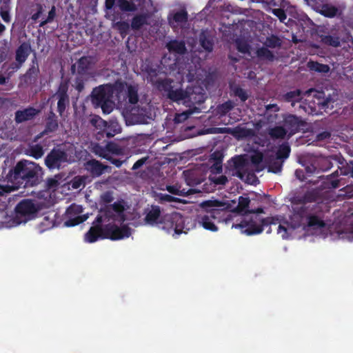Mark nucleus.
I'll return each instance as SVG.
<instances>
[{"label":"nucleus","instance_id":"10","mask_svg":"<svg viewBox=\"0 0 353 353\" xmlns=\"http://www.w3.org/2000/svg\"><path fill=\"white\" fill-rule=\"evenodd\" d=\"M103 238L117 241L128 238L131 235V228L127 225L121 227L115 224L108 223L103 225Z\"/></svg>","mask_w":353,"mask_h":353},{"label":"nucleus","instance_id":"24","mask_svg":"<svg viewBox=\"0 0 353 353\" xmlns=\"http://www.w3.org/2000/svg\"><path fill=\"white\" fill-rule=\"evenodd\" d=\"M166 48L170 52L179 55H183L187 52L185 42L176 39L171 40L167 43Z\"/></svg>","mask_w":353,"mask_h":353},{"label":"nucleus","instance_id":"6","mask_svg":"<svg viewBox=\"0 0 353 353\" xmlns=\"http://www.w3.org/2000/svg\"><path fill=\"white\" fill-rule=\"evenodd\" d=\"M112 97V86L101 85L93 89L91 93V101L96 108H101L104 114H110L113 110Z\"/></svg>","mask_w":353,"mask_h":353},{"label":"nucleus","instance_id":"39","mask_svg":"<svg viewBox=\"0 0 353 353\" xmlns=\"http://www.w3.org/2000/svg\"><path fill=\"white\" fill-rule=\"evenodd\" d=\"M121 128L117 123H112L110 125L107 123L106 127L104 128L101 135L104 137L111 138L115 134L120 132Z\"/></svg>","mask_w":353,"mask_h":353},{"label":"nucleus","instance_id":"57","mask_svg":"<svg viewBox=\"0 0 353 353\" xmlns=\"http://www.w3.org/2000/svg\"><path fill=\"white\" fill-rule=\"evenodd\" d=\"M233 134L236 137H245L250 134V130L246 128L237 126L234 128Z\"/></svg>","mask_w":353,"mask_h":353},{"label":"nucleus","instance_id":"23","mask_svg":"<svg viewBox=\"0 0 353 353\" xmlns=\"http://www.w3.org/2000/svg\"><path fill=\"white\" fill-rule=\"evenodd\" d=\"M39 73V65L37 63L36 55L32 60V64L24 74V81L26 83H33L36 81Z\"/></svg>","mask_w":353,"mask_h":353},{"label":"nucleus","instance_id":"12","mask_svg":"<svg viewBox=\"0 0 353 353\" xmlns=\"http://www.w3.org/2000/svg\"><path fill=\"white\" fill-rule=\"evenodd\" d=\"M205 93L199 86L188 87L186 94V106L191 107L196 104H201L205 100Z\"/></svg>","mask_w":353,"mask_h":353},{"label":"nucleus","instance_id":"49","mask_svg":"<svg viewBox=\"0 0 353 353\" xmlns=\"http://www.w3.org/2000/svg\"><path fill=\"white\" fill-rule=\"evenodd\" d=\"M286 134V130L282 126H276L269 130V135L272 139H283Z\"/></svg>","mask_w":353,"mask_h":353},{"label":"nucleus","instance_id":"59","mask_svg":"<svg viewBox=\"0 0 353 353\" xmlns=\"http://www.w3.org/2000/svg\"><path fill=\"white\" fill-rule=\"evenodd\" d=\"M305 171L309 174L319 173L318 166L316 165V161L314 158L312 159L309 162V164L305 166Z\"/></svg>","mask_w":353,"mask_h":353},{"label":"nucleus","instance_id":"64","mask_svg":"<svg viewBox=\"0 0 353 353\" xmlns=\"http://www.w3.org/2000/svg\"><path fill=\"white\" fill-rule=\"evenodd\" d=\"M210 180L215 185H225L226 183L228 181L227 176L225 175L214 176L213 177H211Z\"/></svg>","mask_w":353,"mask_h":353},{"label":"nucleus","instance_id":"50","mask_svg":"<svg viewBox=\"0 0 353 353\" xmlns=\"http://www.w3.org/2000/svg\"><path fill=\"white\" fill-rule=\"evenodd\" d=\"M44 154L43 146L40 144H35L30 147L29 154L36 159L41 158Z\"/></svg>","mask_w":353,"mask_h":353},{"label":"nucleus","instance_id":"60","mask_svg":"<svg viewBox=\"0 0 353 353\" xmlns=\"http://www.w3.org/2000/svg\"><path fill=\"white\" fill-rule=\"evenodd\" d=\"M233 108L231 101H228L218 106V112L221 114H226Z\"/></svg>","mask_w":353,"mask_h":353},{"label":"nucleus","instance_id":"36","mask_svg":"<svg viewBox=\"0 0 353 353\" xmlns=\"http://www.w3.org/2000/svg\"><path fill=\"white\" fill-rule=\"evenodd\" d=\"M121 128L117 123H112L110 125L107 123L106 127L104 128L101 135L104 137L111 138L115 134L120 132Z\"/></svg>","mask_w":353,"mask_h":353},{"label":"nucleus","instance_id":"4","mask_svg":"<svg viewBox=\"0 0 353 353\" xmlns=\"http://www.w3.org/2000/svg\"><path fill=\"white\" fill-rule=\"evenodd\" d=\"M221 206L218 201H206L201 203V207L205 211V214H199V223L208 230L216 232L218 228L216 223L225 221L224 216L226 212L223 209L216 208Z\"/></svg>","mask_w":353,"mask_h":353},{"label":"nucleus","instance_id":"3","mask_svg":"<svg viewBox=\"0 0 353 353\" xmlns=\"http://www.w3.org/2000/svg\"><path fill=\"white\" fill-rule=\"evenodd\" d=\"M41 174V168L37 164L21 160L10 170L6 179L17 189L21 187H33L39 183Z\"/></svg>","mask_w":353,"mask_h":353},{"label":"nucleus","instance_id":"30","mask_svg":"<svg viewBox=\"0 0 353 353\" xmlns=\"http://www.w3.org/2000/svg\"><path fill=\"white\" fill-rule=\"evenodd\" d=\"M187 88L183 90L182 89L170 90L168 93V97L174 102L183 101L185 104L186 101Z\"/></svg>","mask_w":353,"mask_h":353},{"label":"nucleus","instance_id":"51","mask_svg":"<svg viewBox=\"0 0 353 353\" xmlns=\"http://www.w3.org/2000/svg\"><path fill=\"white\" fill-rule=\"evenodd\" d=\"M236 49L243 54H249L250 52V46L243 39H237L236 40Z\"/></svg>","mask_w":353,"mask_h":353},{"label":"nucleus","instance_id":"31","mask_svg":"<svg viewBox=\"0 0 353 353\" xmlns=\"http://www.w3.org/2000/svg\"><path fill=\"white\" fill-rule=\"evenodd\" d=\"M256 55L262 61L273 62L276 59L274 54L265 46L258 48L256 51Z\"/></svg>","mask_w":353,"mask_h":353},{"label":"nucleus","instance_id":"5","mask_svg":"<svg viewBox=\"0 0 353 353\" xmlns=\"http://www.w3.org/2000/svg\"><path fill=\"white\" fill-rule=\"evenodd\" d=\"M307 94L306 98L299 104V109L309 114L318 115L322 113L333 102L330 96L326 97L323 91L310 89Z\"/></svg>","mask_w":353,"mask_h":353},{"label":"nucleus","instance_id":"42","mask_svg":"<svg viewBox=\"0 0 353 353\" xmlns=\"http://www.w3.org/2000/svg\"><path fill=\"white\" fill-rule=\"evenodd\" d=\"M307 66L310 71L320 73H327L330 71V67L327 64L319 63L317 61H310L307 63Z\"/></svg>","mask_w":353,"mask_h":353},{"label":"nucleus","instance_id":"7","mask_svg":"<svg viewBox=\"0 0 353 353\" xmlns=\"http://www.w3.org/2000/svg\"><path fill=\"white\" fill-rule=\"evenodd\" d=\"M159 228L166 231L172 236L186 234L189 230L185 226V219L179 212L165 214L159 221Z\"/></svg>","mask_w":353,"mask_h":353},{"label":"nucleus","instance_id":"11","mask_svg":"<svg viewBox=\"0 0 353 353\" xmlns=\"http://www.w3.org/2000/svg\"><path fill=\"white\" fill-rule=\"evenodd\" d=\"M67 161V152L61 148H54L46 156L45 165L50 170H59Z\"/></svg>","mask_w":353,"mask_h":353},{"label":"nucleus","instance_id":"48","mask_svg":"<svg viewBox=\"0 0 353 353\" xmlns=\"http://www.w3.org/2000/svg\"><path fill=\"white\" fill-rule=\"evenodd\" d=\"M338 9L334 6L326 4L323 5L319 10V12L327 17H333L338 14Z\"/></svg>","mask_w":353,"mask_h":353},{"label":"nucleus","instance_id":"56","mask_svg":"<svg viewBox=\"0 0 353 353\" xmlns=\"http://www.w3.org/2000/svg\"><path fill=\"white\" fill-rule=\"evenodd\" d=\"M9 50L10 47L7 41L5 40L0 41V59L2 62L7 59Z\"/></svg>","mask_w":353,"mask_h":353},{"label":"nucleus","instance_id":"25","mask_svg":"<svg viewBox=\"0 0 353 353\" xmlns=\"http://www.w3.org/2000/svg\"><path fill=\"white\" fill-rule=\"evenodd\" d=\"M111 208L115 215V221L123 223L126 220V215L125 214L124 201L123 200L114 202L111 204Z\"/></svg>","mask_w":353,"mask_h":353},{"label":"nucleus","instance_id":"14","mask_svg":"<svg viewBox=\"0 0 353 353\" xmlns=\"http://www.w3.org/2000/svg\"><path fill=\"white\" fill-rule=\"evenodd\" d=\"M82 212V206L74 203L70 205L66 210V214L70 219L65 222V225L72 227L83 223L85 219L79 215Z\"/></svg>","mask_w":353,"mask_h":353},{"label":"nucleus","instance_id":"13","mask_svg":"<svg viewBox=\"0 0 353 353\" xmlns=\"http://www.w3.org/2000/svg\"><path fill=\"white\" fill-rule=\"evenodd\" d=\"M85 169L93 177H99L103 173H110L112 168L109 165H103L99 161L96 159H90L85 163Z\"/></svg>","mask_w":353,"mask_h":353},{"label":"nucleus","instance_id":"27","mask_svg":"<svg viewBox=\"0 0 353 353\" xmlns=\"http://www.w3.org/2000/svg\"><path fill=\"white\" fill-rule=\"evenodd\" d=\"M201 46L208 52L213 50L214 39L207 31H202L199 34Z\"/></svg>","mask_w":353,"mask_h":353},{"label":"nucleus","instance_id":"53","mask_svg":"<svg viewBox=\"0 0 353 353\" xmlns=\"http://www.w3.org/2000/svg\"><path fill=\"white\" fill-rule=\"evenodd\" d=\"M232 90L234 95L239 97L242 102H245L249 97L247 91L239 86L232 88Z\"/></svg>","mask_w":353,"mask_h":353},{"label":"nucleus","instance_id":"20","mask_svg":"<svg viewBox=\"0 0 353 353\" xmlns=\"http://www.w3.org/2000/svg\"><path fill=\"white\" fill-rule=\"evenodd\" d=\"M31 46L29 43H22L16 50L15 60L18 64L17 68H19L26 61L28 57L31 52Z\"/></svg>","mask_w":353,"mask_h":353},{"label":"nucleus","instance_id":"40","mask_svg":"<svg viewBox=\"0 0 353 353\" xmlns=\"http://www.w3.org/2000/svg\"><path fill=\"white\" fill-rule=\"evenodd\" d=\"M89 123L96 130H99L98 134H101L104 128L106 127L107 122L98 115H92L89 120Z\"/></svg>","mask_w":353,"mask_h":353},{"label":"nucleus","instance_id":"62","mask_svg":"<svg viewBox=\"0 0 353 353\" xmlns=\"http://www.w3.org/2000/svg\"><path fill=\"white\" fill-rule=\"evenodd\" d=\"M173 81L170 79H164L158 81V84L159 87L162 88L165 91L169 92V90H172V83Z\"/></svg>","mask_w":353,"mask_h":353},{"label":"nucleus","instance_id":"34","mask_svg":"<svg viewBox=\"0 0 353 353\" xmlns=\"http://www.w3.org/2000/svg\"><path fill=\"white\" fill-rule=\"evenodd\" d=\"M141 68L142 71L147 74V78L149 79L150 81H153L158 75V70L157 67H155L150 61H146L141 65Z\"/></svg>","mask_w":353,"mask_h":353},{"label":"nucleus","instance_id":"58","mask_svg":"<svg viewBox=\"0 0 353 353\" xmlns=\"http://www.w3.org/2000/svg\"><path fill=\"white\" fill-rule=\"evenodd\" d=\"M112 27L117 28L123 38L128 34V31L130 29V23H112Z\"/></svg>","mask_w":353,"mask_h":353},{"label":"nucleus","instance_id":"9","mask_svg":"<svg viewBox=\"0 0 353 353\" xmlns=\"http://www.w3.org/2000/svg\"><path fill=\"white\" fill-rule=\"evenodd\" d=\"M281 8L272 10V13L276 15L280 21L285 19L287 14L303 22H312L311 19L304 14H299L296 7L291 6L289 2L281 0Z\"/></svg>","mask_w":353,"mask_h":353},{"label":"nucleus","instance_id":"46","mask_svg":"<svg viewBox=\"0 0 353 353\" xmlns=\"http://www.w3.org/2000/svg\"><path fill=\"white\" fill-rule=\"evenodd\" d=\"M100 150H101V152H99L96 151V153L98 154L99 155V157L106 159L107 161L110 162L112 164L114 165L117 168H120L122 165V164L123 163V161H121L120 159H115V158L112 157V156H110L109 154H107L106 151L102 148H100Z\"/></svg>","mask_w":353,"mask_h":353},{"label":"nucleus","instance_id":"55","mask_svg":"<svg viewBox=\"0 0 353 353\" xmlns=\"http://www.w3.org/2000/svg\"><path fill=\"white\" fill-rule=\"evenodd\" d=\"M105 149L107 152L117 155L122 154L123 151V148H121L118 144L112 142L107 143Z\"/></svg>","mask_w":353,"mask_h":353},{"label":"nucleus","instance_id":"17","mask_svg":"<svg viewBox=\"0 0 353 353\" xmlns=\"http://www.w3.org/2000/svg\"><path fill=\"white\" fill-rule=\"evenodd\" d=\"M68 87L65 85L61 84L56 93L58 99L57 111L60 115L65 112L67 105L69 103V97L68 95Z\"/></svg>","mask_w":353,"mask_h":353},{"label":"nucleus","instance_id":"28","mask_svg":"<svg viewBox=\"0 0 353 353\" xmlns=\"http://www.w3.org/2000/svg\"><path fill=\"white\" fill-rule=\"evenodd\" d=\"M58 126V121L55 114L53 112H50L46 119L45 129L41 134L43 135L53 132L57 130Z\"/></svg>","mask_w":353,"mask_h":353},{"label":"nucleus","instance_id":"38","mask_svg":"<svg viewBox=\"0 0 353 353\" xmlns=\"http://www.w3.org/2000/svg\"><path fill=\"white\" fill-rule=\"evenodd\" d=\"M121 128L117 123H112L110 125L107 123L106 127L104 128L101 135L104 137L111 138L115 134L120 132Z\"/></svg>","mask_w":353,"mask_h":353},{"label":"nucleus","instance_id":"8","mask_svg":"<svg viewBox=\"0 0 353 353\" xmlns=\"http://www.w3.org/2000/svg\"><path fill=\"white\" fill-rule=\"evenodd\" d=\"M37 211L38 209L32 200L23 199L15 207L13 221L17 225L25 223L32 219Z\"/></svg>","mask_w":353,"mask_h":353},{"label":"nucleus","instance_id":"2","mask_svg":"<svg viewBox=\"0 0 353 353\" xmlns=\"http://www.w3.org/2000/svg\"><path fill=\"white\" fill-rule=\"evenodd\" d=\"M291 221L294 228L301 227L305 231L309 228L322 229L325 227L324 212L319 203L295 208Z\"/></svg>","mask_w":353,"mask_h":353},{"label":"nucleus","instance_id":"29","mask_svg":"<svg viewBox=\"0 0 353 353\" xmlns=\"http://www.w3.org/2000/svg\"><path fill=\"white\" fill-rule=\"evenodd\" d=\"M339 176L338 170L334 171L332 174L328 175L323 181L322 187L325 189H334L339 186V179L337 177Z\"/></svg>","mask_w":353,"mask_h":353},{"label":"nucleus","instance_id":"26","mask_svg":"<svg viewBox=\"0 0 353 353\" xmlns=\"http://www.w3.org/2000/svg\"><path fill=\"white\" fill-rule=\"evenodd\" d=\"M303 92L299 89H296L286 92L283 94V98L285 101L291 103L293 107H295L296 103L299 105L303 101Z\"/></svg>","mask_w":353,"mask_h":353},{"label":"nucleus","instance_id":"18","mask_svg":"<svg viewBox=\"0 0 353 353\" xmlns=\"http://www.w3.org/2000/svg\"><path fill=\"white\" fill-rule=\"evenodd\" d=\"M91 58L89 57H82L77 62L71 66V72L83 76L88 72L91 65Z\"/></svg>","mask_w":353,"mask_h":353},{"label":"nucleus","instance_id":"22","mask_svg":"<svg viewBox=\"0 0 353 353\" xmlns=\"http://www.w3.org/2000/svg\"><path fill=\"white\" fill-rule=\"evenodd\" d=\"M103 225H93L85 234V240L88 243H94L99 239L103 238Z\"/></svg>","mask_w":353,"mask_h":353},{"label":"nucleus","instance_id":"44","mask_svg":"<svg viewBox=\"0 0 353 353\" xmlns=\"http://www.w3.org/2000/svg\"><path fill=\"white\" fill-rule=\"evenodd\" d=\"M300 119L293 114L287 116L284 119V124L286 127L294 130L299 128L300 126Z\"/></svg>","mask_w":353,"mask_h":353},{"label":"nucleus","instance_id":"33","mask_svg":"<svg viewBox=\"0 0 353 353\" xmlns=\"http://www.w3.org/2000/svg\"><path fill=\"white\" fill-rule=\"evenodd\" d=\"M322 43L332 47L337 48L341 46L340 38L336 35L319 34Z\"/></svg>","mask_w":353,"mask_h":353},{"label":"nucleus","instance_id":"19","mask_svg":"<svg viewBox=\"0 0 353 353\" xmlns=\"http://www.w3.org/2000/svg\"><path fill=\"white\" fill-rule=\"evenodd\" d=\"M168 19L169 22H172V21L174 22H187L194 19L196 21L201 20L199 14L195 17V18H192L188 14L185 9L174 10L172 13L170 14Z\"/></svg>","mask_w":353,"mask_h":353},{"label":"nucleus","instance_id":"1","mask_svg":"<svg viewBox=\"0 0 353 353\" xmlns=\"http://www.w3.org/2000/svg\"><path fill=\"white\" fill-rule=\"evenodd\" d=\"M250 200L249 197L241 196L239 197L238 205L235 210L242 214L247 215L239 223L232 225V228L240 229L246 235L258 234L263 232L265 227L274 223L273 218H263L260 214L263 213L262 208L256 210H249Z\"/></svg>","mask_w":353,"mask_h":353},{"label":"nucleus","instance_id":"41","mask_svg":"<svg viewBox=\"0 0 353 353\" xmlns=\"http://www.w3.org/2000/svg\"><path fill=\"white\" fill-rule=\"evenodd\" d=\"M280 159H277L274 156H271L266 159L265 161L268 163V171L273 173H279L282 170L283 163L279 161Z\"/></svg>","mask_w":353,"mask_h":353},{"label":"nucleus","instance_id":"47","mask_svg":"<svg viewBox=\"0 0 353 353\" xmlns=\"http://www.w3.org/2000/svg\"><path fill=\"white\" fill-rule=\"evenodd\" d=\"M281 45V40L277 36L274 34L268 37L264 42V46L268 48H280Z\"/></svg>","mask_w":353,"mask_h":353},{"label":"nucleus","instance_id":"43","mask_svg":"<svg viewBox=\"0 0 353 353\" xmlns=\"http://www.w3.org/2000/svg\"><path fill=\"white\" fill-rule=\"evenodd\" d=\"M319 199V192L317 190H312L307 191L301 199V202L306 205L307 203H312L316 201Z\"/></svg>","mask_w":353,"mask_h":353},{"label":"nucleus","instance_id":"54","mask_svg":"<svg viewBox=\"0 0 353 353\" xmlns=\"http://www.w3.org/2000/svg\"><path fill=\"white\" fill-rule=\"evenodd\" d=\"M100 212L103 213V216H105L108 221L112 220L115 221V215L112 211V209L111 208V204L105 205L104 207L101 208Z\"/></svg>","mask_w":353,"mask_h":353},{"label":"nucleus","instance_id":"15","mask_svg":"<svg viewBox=\"0 0 353 353\" xmlns=\"http://www.w3.org/2000/svg\"><path fill=\"white\" fill-rule=\"evenodd\" d=\"M40 110L29 106L23 110H19L15 112L14 121L17 123H21L33 119Z\"/></svg>","mask_w":353,"mask_h":353},{"label":"nucleus","instance_id":"45","mask_svg":"<svg viewBox=\"0 0 353 353\" xmlns=\"http://www.w3.org/2000/svg\"><path fill=\"white\" fill-rule=\"evenodd\" d=\"M290 151L291 149L288 143H282L279 145L276 152V158L277 159L284 160L290 156Z\"/></svg>","mask_w":353,"mask_h":353},{"label":"nucleus","instance_id":"61","mask_svg":"<svg viewBox=\"0 0 353 353\" xmlns=\"http://www.w3.org/2000/svg\"><path fill=\"white\" fill-rule=\"evenodd\" d=\"M193 113L192 110H188L180 114H176L174 118L175 123H182L189 118Z\"/></svg>","mask_w":353,"mask_h":353},{"label":"nucleus","instance_id":"52","mask_svg":"<svg viewBox=\"0 0 353 353\" xmlns=\"http://www.w3.org/2000/svg\"><path fill=\"white\" fill-rule=\"evenodd\" d=\"M128 101L132 104H135L139 101L137 89L133 85H129L128 87Z\"/></svg>","mask_w":353,"mask_h":353},{"label":"nucleus","instance_id":"32","mask_svg":"<svg viewBox=\"0 0 353 353\" xmlns=\"http://www.w3.org/2000/svg\"><path fill=\"white\" fill-rule=\"evenodd\" d=\"M232 166L236 170L239 177L243 178V175L241 171L246 166V161L241 155L235 156L231 159Z\"/></svg>","mask_w":353,"mask_h":353},{"label":"nucleus","instance_id":"35","mask_svg":"<svg viewBox=\"0 0 353 353\" xmlns=\"http://www.w3.org/2000/svg\"><path fill=\"white\" fill-rule=\"evenodd\" d=\"M316 165L318 166L319 172L327 171L332 168V163L329 157H314Z\"/></svg>","mask_w":353,"mask_h":353},{"label":"nucleus","instance_id":"16","mask_svg":"<svg viewBox=\"0 0 353 353\" xmlns=\"http://www.w3.org/2000/svg\"><path fill=\"white\" fill-rule=\"evenodd\" d=\"M105 7L108 10L119 8L123 12L136 10V6L127 0H105Z\"/></svg>","mask_w":353,"mask_h":353},{"label":"nucleus","instance_id":"63","mask_svg":"<svg viewBox=\"0 0 353 353\" xmlns=\"http://www.w3.org/2000/svg\"><path fill=\"white\" fill-rule=\"evenodd\" d=\"M341 192V195L346 197V198H352L353 197V184H350L346 185L340 190Z\"/></svg>","mask_w":353,"mask_h":353},{"label":"nucleus","instance_id":"37","mask_svg":"<svg viewBox=\"0 0 353 353\" xmlns=\"http://www.w3.org/2000/svg\"><path fill=\"white\" fill-rule=\"evenodd\" d=\"M121 128L117 123H112L110 125L107 123L106 127L104 128L101 135L104 137L111 138L115 134L120 132Z\"/></svg>","mask_w":353,"mask_h":353},{"label":"nucleus","instance_id":"21","mask_svg":"<svg viewBox=\"0 0 353 353\" xmlns=\"http://www.w3.org/2000/svg\"><path fill=\"white\" fill-rule=\"evenodd\" d=\"M161 216V208L158 205H152L151 208L146 212L144 221L150 225H157L159 227V221Z\"/></svg>","mask_w":353,"mask_h":353}]
</instances>
